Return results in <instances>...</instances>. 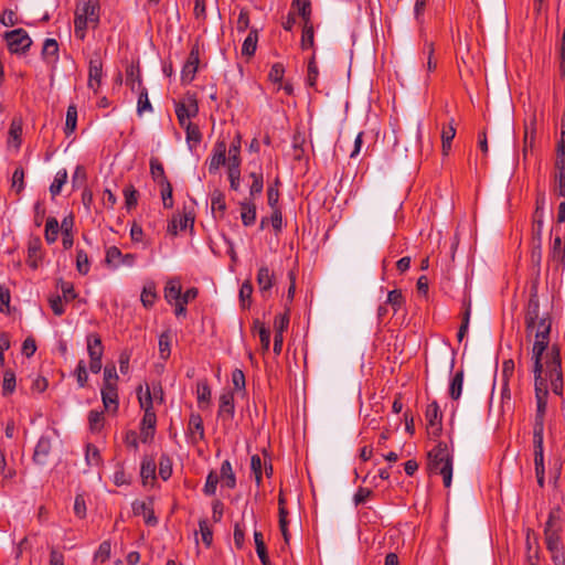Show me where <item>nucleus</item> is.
<instances>
[{
	"mask_svg": "<svg viewBox=\"0 0 565 565\" xmlns=\"http://www.w3.org/2000/svg\"><path fill=\"white\" fill-rule=\"evenodd\" d=\"M535 388H563L561 353L557 347H552L543 362V356L534 359Z\"/></svg>",
	"mask_w": 565,
	"mask_h": 565,
	"instance_id": "obj_1",
	"label": "nucleus"
},
{
	"mask_svg": "<svg viewBox=\"0 0 565 565\" xmlns=\"http://www.w3.org/2000/svg\"><path fill=\"white\" fill-rule=\"evenodd\" d=\"M452 452L446 443H438L428 452V466L433 473L443 476L445 488H450L452 480Z\"/></svg>",
	"mask_w": 565,
	"mask_h": 565,
	"instance_id": "obj_2",
	"label": "nucleus"
},
{
	"mask_svg": "<svg viewBox=\"0 0 565 565\" xmlns=\"http://www.w3.org/2000/svg\"><path fill=\"white\" fill-rule=\"evenodd\" d=\"M99 0H87L75 10L74 33L79 40L86 36L88 28L96 29L99 23Z\"/></svg>",
	"mask_w": 565,
	"mask_h": 565,
	"instance_id": "obj_3",
	"label": "nucleus"
},
{
	"mask_svg": "<svg viewBox=\"0 0 565 565\" xmlns=\"http://www.w3.org/2000/svg\"><path fill=\"white\" fill-rule=\"evenodd\" d=\"M248 177L253 180L249 186V196L254 199L256 195H259L264 189V177L262 168L259 167L257 171H252ZM241 218L245 226H250L256 221V206L252 202V200L241 202Z\"/></svg>",
	"mask_w": 565,
	"mask_h": 565,
	"instance_id": "obj_4",
	"label": "nucleus"
},
{
	"mask_svg": "<svg viewBox=\"0 0 565 565\" xmlns=\"http://www.w3.org/2000/svg\"><path fill=\"white\" fill-rule=\"evenodd\" d=\"M140 407L145 414L141 419V427L154 428L157 425V415L153 411L154 405H161L164 401L163 391H137Z\"/></svg>",
	"mask_w": 565,
	"mask_h": 565,
	"instance_id": "obj_5",
	"label": "nucleus"
},
{
	"mask_svg": "<svg viewBox=\"0 0 565 565\" xmlns=\"http://www.w3.org/2000/svg\"><path fill=\"white\" fill-rule=\"evenodd\" d=\"M8 49L13 54H24L32 45V40L23 29H15L4 33Z\"/></svg>",
	"mask_w": 565,
	"mask_h": 565,
	"instance_id": "obj_6",
	"label": "nucleus"
},
{
	"mask_svg": "<svg viewBox=\"0 0 565 565\" xmlns=\"http://www.w3.org/2000/svg\"><path fill=\"white\" fill-rule=\"evenodd\" d=\"M87 352L89 355V370L92 373L97 374L102 370V356L104 353V347L102 339L98 334L90 333L86 338Z\"/></svg>",
	"mask_w": 565,
	"mask_h": 565,
	"instance_id": "obj_7",
	"label": "nucleus"
},
{
	"mask_svg": "<svg viewBox=\"0 0 565 565\" xmlns=\"http://www.w3.org/2000/svg\"><path fill=\"white\" fill-rule=\"evenodd\" d=\"M200 65V47L194 44L181 71L183 84H190L194 78Z\"/></svg>",
	"mask_w": 565,
	"mask_h": 565,
	"instance_id": "obj_8",
	"label": "nucleus"
},
{
	"mask_svg": "<svg viewBox=\"0 0 565 565\" xmlns=\"http://www.w3.org/2000/svg\"><path fill=\"white\" fill-rule=\"evenodd\" d=\"M199 113L196 99L188 97L185 100L175 104V115L180 126L190 124V119L195 117Z\"/></svg>",
	"mask_w": 565,
	"mask_h": 565,
	"instance_id": "obj_9",
	"label": "nucleus"
},
{
	"mask_svg": "<svg viewBox=\"0 0 565 565\" xmlns=\"http://www.w3.org/2000/svg\"><path fill=\"white\" fill-rule=\"evenodd\" d=\"M540 318V302L537 297V288L533 286L531 288L530 298L525 311V326L526 330H533L536 321Z\"/></svg>",
	"mask_w": 565,
	"mask_h": 565,
	"instance_id": "obj_10",
	"label": "nucleus"
},
{
	"mask_svg": "<svg viewBox=\"0 0 565 565\" xmlns=\"http://www.w3.org/2000/svg\"><path fill=\"white\" fill-rule=\"evenodd\" d=\"M188 436L192 445H198L204 440L205 431L203 419L200 414L192 413L188 423Z\"/></svg>",
	"mask_w": 565,
	"mask_h": 565,
	"instance_id": "obj_11",
	"label": "nucleus"
},
{
	"mask_svg": "<svg viewBox=\"0 0 565 565\" xmlns=\"http://www.w3.org/2000/svg\"><path fill=\"white\" fill-rule=\"evenodd\" d=\"M103 77V63L98 54L89 61L88 68V87L94 90V93L98 92V88L102 84Z\"/></svg>",
	"mask_w": 565,
	"mask_h": 565,
	"instance_id": "obj_12",
	"label": "nucleus"
},
{
	"mask_svg": "<svg viewBox=\"0 0 565 565\" xmlns=\"http://www.w3.org/2000/svg\"><path fill=\"white\" fill-rule=\"evenodd\" d=\"M227 146L224 140H217L213 148V153L209 161V171L215 173L221 166L226 163Z\"/></svg>",
	"mask_w": 565,
	"mask_h": 565,
	"instance_id": "obj_13",
	"label": "nucleus"
},
{
	"mask_svg": "<svg viewBox=\"0 0 565 565\" xmlns=\"http://www.w3.org/2000/svg\"><path fill=\"white\" fill-rule=\"evenodd\" d=\"M51 449V438L47 436H41L34 448L33 462L40 466L46 465Z\"/></svg>",
	"mask_w": 565,
	"mask_h": 565,
	"instance_id": "obj_14",
	"label": "nucleus"
},
{
	"mask_svg": "<svg viewBox=\"0 0 565 565\" xmlns=\"http://www.w3.org/2000/svg\"><path fill=\"white\" fill-rule=\"evenodd\" d=\"M544 224V200H537L536 209L533 214V226H532V239L535 242H542Z\"/></svg>",
	"mask_w": 565,
	"mask_h": 565,
	"instance_id": "obj_15",
	"label": "nucleus"
},
{
	"mask_svg": "<svg viewBox=\"0 0 565 565\" xmlns=\"http://www.w3.org/2000/svg\"><path fill=\"white\" fill-rule=\"evenodd\" d=\"M42 260V243L39 237H33L28 243V265L36 269Z\"/></svg>",
	"mask_w": 565,
	"mask_h": 565,
	"instance_id": "obj_16",
	"label": "nucleus"
},
{
	"mask_svg": "<svg viewBox=\"0 0 565 565\" xmlns=\"http://www.w3.org/2000/svg\"><path fill=\"white\" fill-rule=\"evenodd\" d=\"M235 413L234 395L232 391H227L220 397L218 416L232 419Z\"/></svg>",
	"mask_w": 565,
	"mask_h": 565,
	"instance_id": "obj_17",
	"label": "nucleus"
},
{
	"mask_svg": "<svg viewBox=\"0 0 565 565\" xmlns=\"http://www.w3.org/2000/svg\"><path fill=\"white\" fill-rule=\"evenodd\" d=\"M256 280H257V285L259 287V290L263 294H266V292H268L270 290V288L274 285L275 275L266 265H263L258 269Z\"/></svg>",
	"mask_w": 565,
	"mask_h": 565,
	"instance_id": "obj_18",
	"label": "nucleus"
},
{
	"mask_svg": "<svg viewBox=\"0 0 565 565\" xmlns=\"http://www.w3.org/2000/svg\"><path fill=\"white\" fill-rule=\"evenodd\" d=\"M550 257L554 263L565 265V232L564 239L561 235H556L553 239Z\"/></svg>",
	"mask_w": 565,
	"mask_h": 565,
	"instance_id": "obj_19",
	"label": "nucleus"
},
{
	"mask_svg": "<svg viewBox=\"0 0 565 565\" xmlns=\"http://www.w3.org/2000/svg\"><path fill=\"white\" fill-rule=\"evenodd\" d=\"M138 82V103H137V113L141 116L143 113L152 111V106L148 97V90L142 85V81L140 76H137Z\"/></svg>",
	"mask_w": 565,
	"mask_h": 565,
	"instance_id": "obj_20",
	"label": "nucleus"
},
{
	"mask_svg": "<svg viewBox=\"0 0 565 565\" xmlns=\"http://www.w3.org/2000/svg\"><path fill=\"white\" fill-rule=\"evenodd\" d=\"M291 8L297 11V13L302 19V25L311 24V1L310 0H292Z\"/></svg>",
	"mask_w": 565,
	"mask_h": 565,
	"instance_id": "obj_21",
	"label": "nucleus"
},
{
	"mask_svg": "<svg viewBox=\"0 0 565 565\" xmlns=\"http://www.w3.org/2000/svg\"><path fill=\"white\" fill-rule=\"evenodd\" d=\"M42 57L47 64H55L58 60V44L54 39H46L42 47Z\"/></svg>",
	"mask_w": 565,
	"mask_h": 565,
	"instance_id": "obj_22",
	"label": "nucleus"
},
{
	"mask_svg": "<svg viewBox=\"0 0 565 565\" xmlns=\"http://www.w3.org/2000/svg\"><path fill=\"white\" fill-rule=\"evenodd\" d=\"M164 299L169 303L181 300V284L179 279L171 278L167 281L164 287Z\"/></svg>",
	"mask_w": 565,
	"mask_h": 565,
	"instance_id": "obj_23",
	"label": "nucleus"
},
{
	"mask_svg": "<svg viewBox=\"0 0 565 565\" xmlns=\"http://www.w3.org/2000/svg\"><path fill=\"white\" fill-rule=\"evenodd\" d=\"M21 136H22V122L20 119H13L11 121L10 129H9L8 146L14 147V149L18 150L22 142Z\"/></svg>",
	"mask_w": 565,
	"mask_h": 565,
	"instance_id": "obj_24",
	"label": "nucleus"
},
{
	"mask_svg": "<svg viewBox=\"0 0 565 565\" xmlns=\"http://www.w3.org/2000/svg\"><path fill=\"white\" fill-rule=\"evenodd\" d=\"M456 136L454 120L448 126H444L441 130V151L444 156H448L451 149V142Z\"/></svg>",
	"mask_w": 565,
	"mask_h": 565,
	"instance_id": "obj_25",
	"label": "nucleus"
},
{
	"mask_svg": "<svg viewBox=\"0 0 565 565\" xmlns=\"http://www.w3.org/2000/svg\"><path fill=\"white\" fill-rule=\"evenodd\" d=\"M550 343V333L542 331H535V341L533 344V359L542 358L544 351L547 349Z\"/></svg>",
	"mask_w": 565,
	"mask_h": 565,
	"instance_id": "obj_26",
	"label": "nucleus"
},
{
	"mask_svg": "<svg viewBox=\"0 0 565 565\" xmlns=\"http://www.w3.org/2000/svg\"><path fill=\"white\" fill-rule=\"evenodd\" d=\"M104 409L109 414H116L118 411V391H100Z\"/></svg>",
	"mask_w": 565,
	"mask_h": 565,
	"instance_id": "obj_27",
	"label": "nucleus"
},
{
	"mask_svg": "<svg viewBox=\"0 0 565 565\" xmlns=\"http://www.w3.org/2000/svg\"><path fill=\"white\" fill-rule=\"evenodd\" d=\"M258 42V32L256 29H252L243 42L242 54L250 57L255 54Z\"/></svg>",
	"mask_w": 565,
	"mask_h": 565,
	"instance_id": "obj_28",
	"label": "nucleus"
},
{
	"mask_svg": "<svg viewBox=\"0 0 565 565\" xmlns=\"http://www.w3.org/2000/svg\"><path fill=\"white\" fill-rule=\"evenodd\" d=\"M220 473L221 475L218 477L224 481L225 487L228 489H234L236 487V477L228 460L222 462Z\"/></svg>",
	"mask_w": 565,
	"mask_h": 565,
	"instance_id": "obj_29",
	"label": "nucleus"
},
{
	"mask_svg": "<svg viewBox=\"0 0 565 565\" xmlns=\"http://www.w3.org/2000/svg\"><path fill=\"white\" fill-rule=\"evenodd\" d=\"M150 173L152 179L160 185L169 181L166 177L163 164L158 158L153 157L150 159Z\"/></svg>",
	"mask_w": 565,
	"mask_h": 565,
	"instance_id": "obj_30",
	"label": "nucleus"
},
{
	"mask_svg": "<svg viewBox=\"0 0 565 565\" xmlns=\"http://www.w3.org/2000/svg\"><path fill=\"white\" fill-rule=\"evenodd\" d=\"M550 391H536V416H535V423L544 424V416L546 412V405H547V396Z\"/></svg>",
	"mask_w": 565,
	"mask_h": 565,
	"instance_id": "obj_31",
	"label": "nucleus"
},
{
	"mask_svg": "<svg viewBox=\"0 0 565 565\" xmlns=\"http://www.w3.org/2000/svg\"><path fill=\"white\" fill-rule=\"evenodd\" d=\"M60 232V225L55 217H49L45 223L44 237L47 244L56 242Z\"/></svg>",
	"mask_w": 565,
	"mask_h": 565,
	"instance_id": "obj_32",
	"label": "nucleus"
},
{
	"mask_svg": "<svg viewBox=\"0 0 565 565\" xmlns=\"http://www.w3.org/2000/svg\"><path fill=\"white\" fill-rule=\"evenodd\" d=\"M301 50H308L315 47V29L313 23L302 25V33L300 39Z\"/></svg>",
	"mask_w": 565,
	"mask_h": 565,
	"instance_id": "obj_33",
	"label": "nucleus"
},
{
	"mask_svg": "<svg viewBox=\"0 0 565 565\" xmlns=\"http://www.w3.org/2000/svg\"><path fill=\"white\" fill-rule=\"evenodd\" d=\"M545 544L548 552L562 551V540L558 531H544Z\"/></svg>",
	"mask_w": 565,
	"mask_h": 565,
	"instance_id": "obj_34",
	"label": "nucleus"
},
{
	"mask_svg": "<svg viewBox=\"0 0 565 565\" xmlns=\"http://www.w3.org/2000/svg\"><path fill=\"white\" fill-rule=\"evenodd\" d=\"M157 299L156 286L153 282H149L143 286L141 291L140 300L145 308H151Z\"/></svg>",
	"mask_w": 565,
	"mask_h": 565,
	"instance_id": "obj_35",
	"label": "nucleus"
},
{
	"mask_svg": "<svg viewBox=\"0 0 565 565\" xmlns=\"http://www.w3.org/2000/svg\"><path fill=\"white\" fill-rule=\"evenodd\" d=\"M254 541L256 545V553L263 565H269L270 561L267 554V548L263 539V534L258 531L254 532Z\"/></svg>",
	"mask_w": 565,
	"mask_h": 565,
	"instance_id": "obj_36",
	"label": "nucleus"
},
{
	"mask_svg": "<svg viewBox=\"0 0 565 565\" xmlns=\"http://www.w3.org/2000/svg\"><path fill=\"white\" fill-rule=\"evenodd\" d=\"M85 461L89 467H98L102 465V456L99 449L95 445H86Z\"/></svg>",
	"mask_w": 565,
	"mask_h": 565,
	"instance_id": "obj_37",
	"label": "nucleus"
},
{
	"mask_svg": "<svg viewBox=\"0 0 565 565\" xmlns=\"http://www.w3.org/2000/svg\"><path fill=\"white\" fill-rule=\"evenodd\" d=\"M104 423H105V417H104L103 411L93 409L88 413V425H89V429L93 433H99L104 427Z\"/></svg>",
	"mask_w": 565,
	"mask_h": 565,
	"instance_id": "obj_38",
	"label": "nucleus"
},
{
	"mask_svg": "<svg viewBox=\"0 0 565 565\" xmlns=\"http://www.w3.org/2000/svg\"><path fill=\"white\" fill-rule=\"evenodd\" d=\"M544 424L535 423L533 427L534 454L544 452Z\"/></svg>",
	"mask_w": 565,
	"mask_h": 565,
	"instance_id": "obj_39",
	"label": "nucleus"
},
{
	"mask_svg": "<svg viewBox=\"0 0 565 565\" xmlns=\"http://www.w3.org/2000/svg\"><path fill=\"white\" fill-rule=\"evenodd\" d=\"M140 476L142 478L143 483L146 484L148 480H153L156 476V462L153 459L145 458L141 462Z\"/></svg>",
	"mask_w": 565,
	"mask_h": 565,
	"instance_id": "obj_40",
	"label": "nucleus"
},
{
	"mask_svg": "<svg viewBox=\"0 0 565 565\" xmlns=\"http://www.w3.org/2000/svg\"><path fill=\"white\" fill-rule=\"evenodd\" d=\"M67 181V172L65 169L58 170L55 174V178L50 186V192L52 196H56L61 193L63 185Z\"/></svg>",
	"mask_w": 565,
	"mask_h": 565,
	"instance_id": "obj_41",
	"label": "nucleus"
},
{
	"mask_svg": "<svg viewBox=\"0 0 565 565\" xmlns=\"http://www.w3.org/2000/svg\"><path fill=\"white\" fill-rule=\"evenodd\" d=\"M181 127L185 129L186 141L190 145V148H192L193 146H196L201 141L202 135L196 125L190 122V124H186Z\"/></svg>",
	"mask_w": 565,
	"mask_h": 565,
	"instance_id": "obj_42",
	"label": "nucleus"
},
{
	"mask_svg": "<svg viewBox=\"0 0 565 565\" xmlns=\"http://www.w3.org/2000/svg\"><path fill=\"white\" fill-rule=\"evenodd\" d=\"M125 204L128 210L137 206L139 193L132 184L126 185L124 189Z\"/></svg>",
	"mask_w": 565,
	"mask_h": 565,
	"instance_id": "obj_43",
	"label": "nucleus"
},
{
	"mask_svg": "<svg viewBox=\"0 0 565 565\" xmlns=\"http://www.w3.org/2000/svg\"><path fill=\"white\" fill-rule=\"evenodd\" d=\"M425 417L430 427H435L439 424L441 416L436 402H433L427 406Z\"/></svg>",
	"mask_w": 565,
	"mask_h": 565,
	"instance_id": "obj_44",
	"label": "nucleus"
},
{
	"mask_svg": "<svg viewBox=\"0 0 565 565\" xmlns=\"http://www.w3.org/2000/svg\"><path fill=\"white\" fill-rule=\"evenodd\" d=\"M90 263L88 255L83 249H77L76 253V269L81 275H86L89 271Z\"/></svg>",
	"mask_w": 565,
	"mask_h": 565,
	"instance_id": "obj_45",
	"label": "nucleus"
},
{
	"mask_svg": "<svg viewBox=\"0 0 565 565\" xmlns=\"http://www.w3.org/2000/svg\"><path fill=\"white\" fill-rule=\"evenodd\" d=\"M319 71L316 64V54L313 53L308 62V71H307V84L310 87H315L317 84Z\"/></svg>",
	"mask_w": 565,
	"mask_h": 565,
	"instance_id": "obj_46",
	"label": "nucleus"
},
{
	"mask_svg": "<svg viewBox=\"0 0 565 565\" xmlns=\"http://www.w3.org/2000/svg\"><path fill=\"white\" fill-rule=\"evenodd\" d=\"M105 388H115L118 381V374L115 365H106L104 369Z\"/></svg>",
	"mask_w": 565,
	"mask_h": 565,
	"instance_id": "obj_47",
	"label": "nucleus"
},
{
	"mask_svg": "<svg viewBox=\"0 0 565 565\" xmlns=\"http://www.w3.org/2000/svg\"><path fill=\"white\" fill-rule=\"evenodd\" d=\"M11 188L20 194L24 190V170L22 167H18L13 174L11 181Z\"/></svg>",
	"mask_w": 565,
	"mask_h": 565,
	"instance_id": "obj_48",
	"label": "nucleus"
},
{
	"mask_svg": "<svg viewBox=\"0 0 565 565\" xmlns=\"http://www.w3.org/2000/svg\"><path fill=\"white\" fill-rule=\"evenodd\" d=\"M77 122V108L75 105H70L66 111L65 130L67 134L76 129Z\"/></svg>",
	"mask_w": 565,
	"mask_h": 565,
	"instance_id": "obj_49",
	"label": "nucleus"
},
{
	"mask_svg": "<svg viewBox=\"0 0 565 565\" xmlns=\"http://www.w3.org/2000/svg\"><path fill=\"white\" fill-rule=\"evenodd\" d=\"M172 475V462L169 456L162 455L159 460V476L168 480Z\"/></svg>",
	"mask_w": 565,
	"mask_h": 565,
	"instance_id": "obj_50",
	"label": "nucleus"
},
{
	"mask_svg": "<svg viewBox=\"0 0 565 565\" xmlns=\"http://www.w3.org/2000/svg\"><path fill=\"white\" fill-rule=\"evenodd\" d=\"M386 302L392 306L394 312H397L405 302L402 291L397 289L390 291Z\"/></svg>",
	"mask_w": 565,
	"mask_h": 565,
	"instance_id": "obj_51",
	"label": "nucleus"
},
{
	"mask_svg": "<svg viewBox=\"0 0 565 565\" xmlns=\"http://www.w3.org/2000/svg\"><path fill=\"white\" fill-rule=\"evenodd\" d=\"M218 481L220 477L217 476V473L215 471H211L206 477V481L203 488L204 494L214 495L216 492Z\"/></svg>",
	"mask_w": 565,
	"mask_h": 565,
	"instance_id": "obj_52",
	"label": "nucleus"
},
{
	"mask_svg": "<svg viewBox=\"0 0 565 565\" xmlns=\"http://www.w3.org/2000/svg\"><path fill=\"white\" fill-rule=\"evenodd\" d=\"M211 207L213 212L224 213L226 210L225 196L222 192L215 191L211 196Z\"/></svg>",
	"mask_w": 565,
	"mask_h": 565,
	"instance_id": "obj_53",
	"label": "nucleus"
},
{
	"mask_svg": "<svg viewBox=\"0 0 565 565\" xmlns=\"http://www.w3.org/2000/svg\"><path fill=\"white\" fill-rule=\"evenodd\" d=\"M254 328L257 330L260 343L265 350H268L269 343H270V331L268 328L265 327V324L260 323L259 321L254 322Z\"/></svg>",
	"mask_w": 565,
	"mask_h": 565,
	"instance_id": "obj_54",
	"label": "nucleus"
},
{
	"mask_svg": "<svg viewBox=\"0 0 565 565\" xmlns=\"http://www.w3.org/2000/svg\"><path fill=\"white\" fill-rule=\"evenodd\" d=\"M241 145H242V136L239 134H236L234 137L230 148H228V160L227 162H232L233 158H235L237 161H241Z\"/></svg>",
	"mask_w": 565,
	"mask_h": 565,
	"instance_id": "obj_55",
	"label": "nucleus"
},
{
	"mask_svg": "<svg viewBox=\"0 0 565 565\" xmlns=\"http://www.w3.org/2000/svg\"><path fill=\"white\" fill-rule=\"evenodd\" d=\"M122 257L121 250L116 246H110L106 250L105 260L108 265H113L114 267L119 266L120 258Z\"/></svg>",
	"mask_w": 565,
	"mask_h": 565,
	"instance_id": "obj_56",
	"label": "nucleus"
},
{
	"mask_svg": "<svg viewBox=\"0 0 565 565\" xmlns=\"http://www.w3.org/2000/svg\"><path fill=\"white\" fill-rule=\"evenodd\" d=\"M245 525L243 523H236L234 525V544L237 550H242L245 544Z\"/></svg>",
	"mask_w": 565,
	"mask_h": 565,
	"instance_id": "obj_57",
	"label": "nucleus"
},
{
	"mask_svg": "<svg viewBox=\"0 0 565 565\" xmlns=\"http://www.w3.org/2000/svg\"><path fill=\"white\" fill-rule=\"evenodd\" d=\"M161 198L162 203L166 209H171L173 206V198H172V185L168 181L161 184Z\"/></svg>",
	"mask_w": 565,
	"mask_h": 565,
	"instance_id": "obj_58",
	"label": "nucleus"
},
{
	"mask_svg": "<svg viewBox=\"0 0 565 565\" xmlns=\"http://www.w3.org/2000/svg\"><path fill=\"white\" fill-rule=\"evenodd\" d=\"M554 182L555 193L559 196L565 198V171H555Z\"/></svg>",
	"mask_w": 565,
	"mask_h": 565,
	"instance_id": "obj_59",
	"label": "nucleus"
},
{
	"mask_svg": "<svg viewBox=\"0 0 565 565\" xmlns=\"http://www.w3.org/2000/svg\"><path fill=\"white\" fill-rule=\"evenodd\" d=\"M199 527L202 536V541L206 546H210L213 541V533L209 526L207 520H201L199 522Z\"/></svg>",
	"mask_w": 565,
	"mask_h": 565,
	"instance_id": "obj_60",
	"label": "nucleus"
},
{
	"mask_svg": "<svg viewBox=\"0 0 565 565\" xmlns=\"http://www.w3.org/2000/svg\"><path fill=\"white\" fill-rule=\"evenodd\" d=\"M159 352L163 360L170 356V335L168 333H162L159 338Z\"/></svg>",
	"mask_w": 565,
	"mask_h": 565,
	"instance_id": "obj_61",
	"label": "nucleus"
},
{
	"mask_svg": "<svg viewBox=\"0 0 565 565\" xmlns=\"http://www.w3.org/2000/svg\"><path fill=\"white\" fill-rule=\"evenodd\" d=\"M74 513L79 519H84L86 516V502L83 494H77L75 497Z\"/></svg>",
	"mask_w": 565,
	"mask_h": 565,
	"instance_id": "obj_62",
	"label": "nucleus"
},
{
	"mask_svg": "<svg viewBox=\"0 0 565 565\" xmlns=\"http://www.w3.org/2000/svg\"><path fill=\"white\" fill-rule=\"evenodd\" d=\"M60 286H61L63 298L66 301L74 300L77 297L72 282L61 280Z\"/></svg>",
	"mask_w": 565,
	"mask_h": 565,
	"instance_id": "obj_63",
	"label": "nucleus"
},
{
	"mask_svg": "<svg viewBox=\"0 0 565 565\" xmlns=\"http://www.w3.org/2000/svg\"><path fill=\"white\" fill-rule=\"evenodd\" d=\"M285 74V68L282 64L276 63L271 66L269 72V79L274 83H281Z\"/></svg>",
	"mask_w": 565,
	"mask_h": 565,
	"instance_id": "obj_64",
	"label": "nucleus"
}]
</instances>
